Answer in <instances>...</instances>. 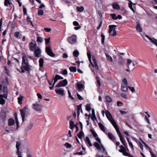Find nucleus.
I'll return each instance as SVG.
<instances>
[{
  "instance_id": "1",
  "label": "nucleus",
  "mask_w": 157,
  "mask_h": 157,
  "mask_svg": "<svg viewBox=\"0 0 157 157\" xmlns=\"http://www.w3.org/2000/svg\"><path fill=\"white\" fill-rule=\"evenodd\" d=\"M106 115H107V117L108 118V120L113 125V126L114 128L116 129L117 132L118 134V136L120 138L121 141H122L124 140V138L122 135L119 131V129L117 125V124L113 118V117H112V116H111V115L108 112H107V113L106 114Z\"/></svg>"
},
{
  "instance_id": "2",
  "label": "nucleus",
  "mask_w": 157,
  "mask_h": 157,
  "mask_svg": "<svg viewBox=\"0 0 157 157\" xmlns=\"http://www.w3.org/2000/svg\"><path fill=\"white\" fill-rule=\"evenodd\" d=\"M22 61L21 68V72L24 73V70L29 71L30 69V66L28 63L27 58L26 56H24L22 57Z\"/></svg>"
},
{
  "instance_id": "3",
  "label": "nucleus",
  "mask_w": 157,
  "mask_h": 157,
  "mask_svg": "<svg viewBox=\"0 0 157 157\" xmlns=\"http://www.w3.org/2000/svg\"><path fill=\"white\" fill-rule=\"evenodd\" d=\"M87 54L89 60V61L90 63L92 65V66L93 67H95L97 70H98L99 69V67L97 64V61L95 57L94 56H92V57L93 61L94 63V64H93L91 61V56L90 54V53L89 52H87Z\"/></svg>"
},
{
  "instance_id": "4",
  "label": "nucleus",
  "mask_w": 157,
  "mask_h": 157,
  "mask_svg": "<svg viewBox=\"0 0 157 157\" xmlns=\"http://www.w3.org/2000/svg\"><path fill=\"white\" fill-rule=\"evenodd\" d=\"M116 27V26L114 25H109V32L111 36H114L116 35L117 33L115 30Z\"/></svg>"
},
{
  "instance_id": "5",
  "label": "nucleus",
  "mask_w": 157,
  "mask_h": 157,
  "mask_svg": "<svg viewBox=\"0 0 157 157\" xmlns=\"http://www.w3.org/2000/svg\"><path fill=\"white\" fill-rule=\"evenodd\" d=\"M77 37L76 35H74L68 37L67 39V41L70 44H73L77 41Z\"/></svg>"
},
{
  "instance_id": "6",
  "label": "nucleus",
  "mask_w": 157,
  "mask_h": 157,
  "mask_svg": "<svg viewBox=\"0 0 157 157\" xmlns=\"http://www.w3.org/2000/svg\"><path fill=\"white\" fill-rule=\"evenodd\" d=\"M94 145L98 149L101 150V151L103 152L106 151L105 147L101 143V144L97 142H95L94 144Z\"/></svg>"
},
{
  "instance_id": "7",
  "label": "nucleus",
  "mask_w": 157,
  "mask_h": 157,
  "mask_svg": "<svg viewBox=\"0 0 157 157\" xmlns=\"http://www.w3.org/2000/svg\"><path fill=\"white\" fill-rule=\"evenodd\" d=\"M45 52L48 55L51 57H54L55 56L52 50L51 46L46 47Z\"/></svg>"
},
{
  "instance_id": "8",
  "label": "nucleus",
  "mask_w": 157,
  "mask_h": 157,
  "mask_svg": "<svg viewBox=\"0 0 157 157\" xmlns=\"http://www.w3.org/2000/svg\"><path fill=\"white\" fill-rule=\"evenodd\" d=\"M16 147L17 149V154L18 155L17 157H22L21 152L20 151V146L21 145V142L17 141L16 142Z\"/></svg>"
},
{
  "instance_id": "9",
  "label": "nucleus",
  "mask_w": 157,
  "mask_h": 157,
  "mask_svg": "<svg viewBox=\"0 0 157 157\" xmlns=\"http://www.w3.org/2000/svg\"><path fill=\"white\" fill-rule=\"evenodd\" d=\"M120 147L121 149L119 150V151L120 152L122 153L123 155L124 156H130V155L126 152V149L125 147L122 145H120Z\"/></svg>"
},
{
  "instance_id": "10",
  "label": "nucleus",
  "mask_w": 157,
  "mask_h": 157,
  "mask_svg": "<svg viewBox=\"0 0 157 157\" xmlns=\"http://www.w3.org/2000/svg\"><path fill=\"white\" fill-rule=\"evenodd\" d=\"M34 51V54L36 57H39L41 56V51L39 47H37Z\"/></svg>"
},
{
  "instance_id": "11",
  "label": "nucleus",
  "mask_w": 157,
  "mask_h": 157,
  "mask_svg": "<svg viewBox=\"0 0 157 157\" xmlns=\"http://www.w3.org/2000/svg\"><path fill=\"white\" fill-rule=\"evenodd\" d=\"M37 44L35 42H30L29 45V47L30 50L32 51H33L36 49Z\"/></svg>"
},
{
  "instance_id": "12",
  "label": "nucleus",
  "mask_w": 157,
  "mask_h": 157,
  "mask_svg": "<svg viewBox=\"0 0 157 157\" xmlns=\"http://www.w3.org/2000/svg\"><path fill=\"white\" fill-rule=\"evenodd\" d=\"M42 108V105L37 103H36L33 105V109L36 111H41Z\"/></svg>"
},
{
  "instance_id": "13",
  "label": "nucleus",
  "mask_w": 157,
  "mask_h": 157,
  "mask_svg": "<svg viewBox=\"0 0 157 157\" xmlns=\"http://www.w3.org/2000/svg\"><path fill=\"white\" fill-rule=\"evenodd\" d=\"M67 83L68 82L67 79H64L60 82L56 86V87H64L67 85Z\"/></svg>"
},
{
  "instance_id": "14",
  "label": "nucleus",
  "mask_w": 157,
  "mask_h": 157,
  "mask_svg": "<svg viewBox=\"0 0 157 157\" xmlns=\"http://www.w3.org/2000/svg\"><path fill=\"white\" fill-rule=\"evenodd\" d=\"M118 57L117 63L120 66H124L125 63L124 59L120 56H119Z\"/></svg>"
},
{
  "instance_id": "15",
  "label": "nucleus",
  "mask_w": 157,
  "mask_h": 157,
  "mask_svg": "<svg viewBox=\"0 0 157 157\" xmlns=\"http://www.w3.org/2000/svg\"><path fill=\"white\" fill-rule=\"evenodd\" d=\"M145 36L148 38L153 44H155L157 47V40L154 38H150L148 36L145 35Z\"/></svg>"
},
{
  "instance_id": "16",
  "label": "nucleus",
  "mask_w": 157,
  "mask_h": 157,
  "mask_svg": "<svg viewBox=\"0 0 157 157\" xmlns=\"http://www.w3.org/2000/svg\"><path fill=\"white\" fill-rule=\"evenodd\" d=\"M145 36L148 38L153 44H155L157 47V40L154 38H150L148 36L145 35Z\"/></svg>"
},
{
  "instance_id": "17",
  "label": "nucleus",
  "mask_w": 157,
  "mask_h": 157,
  "mask_svg": "<svg viewBox=\"0 0 157 157\" xmlns=\"http://www.w3.org/2000/svg\"><path fill=\"white\" fill-rule=\"evenodd\" d=\"M25 108H24L23 109H21L20 111L21 112V116L22 117V118L23 121H24L25 120Z\"/></svg>"
},
{
  "instance_id": "18",
  "label": "nucleus",
  "mask_w": 157,
  "mask_h": 157,
  "mask_svg": "<svg viewBox=\"0 0 157 157\" xmlns=\"http://www.w3.org/2000/svg\"><path fill=\"white\" fill-rule=\"evenodd\" d=\"M55 92L57 94L61 95H64V90L62 88H60L59 89H56Z\"/></svg>"
},
{
  "instance_id": "19",
  "label": "nucleus",
  "mask_w": 157,
  "mask_h": 157,
  "mask_svg": "<svg viewBox=\"0 0 157 157\" xmlns=\"http://www.w3.org/2000/svg\"><path fill=\"white\" fill-rule=\"evenodd\" d=\"M106 134L107 135L109 138L113 141L114 142L116 140V138L112 133L108 132Z\"/></svg>"
},
{
  "instance_id": "20",
  "label": "nucleus",
  "mask_w": 157,
  "mask_h": 157,
  "mask_svg": "<svg viewBox=\"0 0 157 157\" xmlns=\"http://www.w3.org/2000/svg\"><path fill=\"white\" fill-rule=\"evenodd\" d=\"M73 24L74 26H77L75 27L74 29L75 30H78L81 28V26L79 25V23L76 21H74L73 22Z\"/></svg>"
},
{
  "instance_id": "21",
  "label": "nucleus",
  "mask_w": 157,
  "mask_h": 157,
  "mask_svg": "<svg viewBox=\"0 0 157 157\" xmlns=\"http://www.w3.org/2000/svg\"><path fill=\"white\" fill-rule=\"evenodd\" d=\"M127 85H124L121 84V89L124 92H127L128 90V86H127Z\"/></svg>"
},
{
  "instance_id": "22",
  "label": "nucleus",
  "mask_w": 157,
  "mask_h": 157,
  "mask_svg": "<svg viewBox=\"0 0 157 157\" xmlns=\"http://www.w3.org/2000/svg\"><path fill=\"white\" fill-rule=\"evenodd\" d=\"M77 86L78 89L81 91H83L84 89V86L83 85L80 83H77Z\"/></svg>"
},
{
  "instance_id": "23",
  "label": "nucleus",
  "mask_w": 157,
  "mask_h": 157,
  "mask_svg": "<svg viewBox=\"0 0 157 157\" xmlns=\"http://www.w3.org/2000/svg\"><path fill=\"white\" fill-rule=\"evenodd\" d=\"M1 118L3 121H4L6 119V113L2 111L1 113Z\"/></svg>"
},
{
  "instance_id": "24",
  "label": "nucleus",
  "mask_w": 157,
  "mask_h": 157,
  "mask_svg": "<svg viewBox=\"0 0 157 157\" xmlns=\"http://www.w3.org/2000/svg\"><path fill=\"white\" fill-rule=\"evenodd\" d=\"M39 66L40 67H42L44 63V60L43 58H40L39 61Z\"/></svg>"
},
{
  "instance_id": "25",
  "label": "nucleus",
  "mask_w": 157,
  "mask_h": 157,
  "mask_svg": "<svg viewBox=\"0 0 157 157\" xmlns=\"http://www.w3.org/2000/svg\"><path fill=\"white\" fill-rule=\"evenodd\" d=\"M136 28L137 30L139 32H142V29L138 22L137 23V25L136 27Z\"/></svg>"
},
{
  "instance_id": "26",
  "label": "nucleus",
  "mask_w": 157,
  "mask_h": 157,
  "mask_svg": "<svg viewBox=\"0 0 157 157\" xmlns=\"http://www.w3.org/2000/svg\"><path fill=\"white\" fill-rule=\"evenodd\" d=\"M98 125L100 129L102 131L105 132V127L101 123H99L98 124Z\"/></svg>"
},
{
  "instance_id": "27",
  "label": "nucleus",
  "mask_w": 157,
  "mask_h": 157,
  "mask_svg": "<svg viewBox=\"0 0 157 157\" xmlns=\"http://www.w3.org/2000/svg\"><path fill=\"white\" fill-rule=\"evenodd\" d=\"M45 46L46 47L51 46V45L49 44L50 42V38H48L45 39Z\"/></svg>"
},
{
  "instance_id": "28",
  "label": "nucleus",
  "mask_w": 157,
  "mask_h": 157,
  "mask_svg": "<svg viewBox=\"0 0 157 157\" xmlns=\"http://www.w3.org/2000/svg\"><path fill=\"white\" fill-rule=\"evenodd\" d=\"M113 8L115 9L119 10L120 9V7L119 5L116 3H114L113 4Z\"/></svg>"
},
{
  "instance_id": "29",
  "label": "nucleus",
  "mask_w": 157,
  "mask_h": 157,
  "mask_svg": "<svg viewBox=\"0 0 157 157\" xmlns=\"http://www.w3.org/2000/svg\"><path fill=\"white\" fill-rule=\"evenodd\" d=\"M105 54L107 60L111 62H112L113 59L112 57L107 53H105Z\"/></svg>"
},
{
  "instance_id": "30",
  "label": "nucleus",
  "mask_w": 157,
  "mask_h": 157,
  "mask_svg": "<svg viewBox=\"0 0 157 157\" xmlns=\"http://www.w3.org/2000/svg\"><path fill=\"white\" fill-rule=\"evenodd\" d=\"M14 121L12 119H9L8 120V124L9 125H12L14 124Z\"/></svg>"
},
{
  "instance_id": "31",
  "label": "nucleus",
  "mask_w": 157,
  "mask_h": 157,
  "mask_svg": "<svg viewBox=\"0 0 157 157\" xmlns=\"http://www.w3.org/2000/svg\"><path fill=\"white\" fill-rule=\"evenodd\" d=\"M70 128L72 130L74 128V127L75 126L74 124V122L73 121L71 120L70 121Z\"/></svg>"
},
{
  "instance_id": "32",
  "label": "nucleus",
  "mask_w": 157,
  "mask_h": 157,
  "mask_svg": "<svg viewBox=\"0 0 157 157\" xmlns=\"http://www.w3.org/2000/svg\"><path fill=\"white\" fill-rule=\"evenodd\" d=\"M23 98V96L21 95H20L19 97L18 98V102L19 104L21 105L22 103V100Z\"/></svg>"
},
{
  "instance_id": "33",
  "label": "nucleus",
  "mask_w": 157,
  "mask_h": 157,
  "mask_svg": "<svg viewBox=\"0 0 157 157\" xmlns=\"http://www.w3.org/2000/svg\"><path fill=\"white\" fill-rule=\"evenodd\" d=\"M76 10L78 12H81L83 11L84 10V8L82 6H81L80 7L77 6Z\"/></svg>"
},
{
  "instance_id": "34",
  "label": "nucleus",
  "mask_w": 157,
  "mask_h": 157,
  "mask_svg": "<svg viewBox=\"0 0 157 157\" xmlns=\"http://www.w3.org/2000/svg\"><path fill=\"white\" fill-rule=\"evenodd\" d=\"M36 40L37 42L42 43L43 41V38L41 37L37 36Z\"/></svg>"
},
{
  "instance_id": "35",
  "label": "nucleus",
  "mask_w": 157,
  "mask_h": 157,
  "mask_svg": "<svg viewBox=\"0 0 157 157\" xmlns=\"http://www.w3.org/2000/svg\"><path fill=\"white\" fill-rule=\"evenodd\" d=\"M70 71L72 72H75L76 71V67H70L69 68Z\"/></svg>"
},
{
  "instance_id": "36",
  "label": "nucleus",
  "mask_w": 157,
  "mask_h": 157,
  "mask_svg": "<svg viewBox=\"0 0 157 157\" xmlns=\"http://www.w3.org/2000/svg\"><path fill=\"white\" fill-rule=\"evenodd\" d=\"M86 143L88 144L90 146H92V144H91L89 138L88 137H86Z\"/></svg>"
},
{
  "instance_id": "37",
  "label": "nucleus",
  "mask_w": 157,
  "mask_h": 157,
  "mask_svg": "<svg viewBox=\"0 0 157 157\" xmlns=\"http://www.w3.org/2000/svg\"><path fill=\"white\" fill-rule=\"evenodd\" d=\"M33 123H30L29 125L26 127V130L27 131H29L31 129L33 126Z\"/></svg>"
},
{
  "instance_id": "38",
  "label": "nucleus",
  "mask_w": 157,
  "mask_h": 157,
  "mask_svg": "<svg viewBox=\"0 0 157 157\" xmlns=\"http://www.w3.org/2000/svg\"><path fill=\"white\" fill-rule=\"evenodd\" d=\"M105 99L107 102L108 103L111 102L112 101L111 98L109 96H106L105 97Z\"/></svg>"
},
{
  "instance_id": "39",
  "label": "nucleus",
  "mask_w": 157,
  "mask_h": 157,
  "mask_svg": "<svg viewBox=\"0 0 157 157\" xmlns=\"http://www.w3.org/2000/svg\"><path fill=\"white\" fill-rule=\"evenodd\" d=\"M11 5L12 4V3L10 2L9 0H5L4 5L5 6H8V5Z\"/></svg>"
},
{
  "instance_id": "40",
  "label": "nucleus",
  "mask_w": 157,
  "mask_h": 157,
  "mask_svg": "<svg viewBox=\"0 0 157 157\" xmlns=\"http://www.w3.org/2000/svg\"><path fill=\"white\" fill-rule=\"evenodd\" d=\"M79 55V52L77 50L74 51L73 52V55L75 57H77Z\"/></svg>"
},
{
  "instance_id": "41",
  "label": "nucleus",
  "mask_w": 157,
  "mask_h": 157,
  "mask_svg": "<svg viewBox=\"0 0 157 157\" xmlns=\"http://www.w3.org/2000/svg\"><path fill=\"white\" fill-rule=\"evenodd\" d=\"M90 131L92 133L93 135L95 138L96 137H97L98 136V135H97V133L95 132L93 130L91 129L90 130Z\"/></svg>"
},
{
  "instance_id": "42",
  "label": "nucleus",
  "mask_w": 157,
  "mask_h": 157,
  "mask_svg": "<svg viewBox=\"0 0 157 157\" xmlns=\"http://www.w3.org/2000/svg\"><path fill=\"white\" fill-rule=\"evenodd\" d=\"M44 13V12L42 10L39 9L38 12V14L39 16L43 15Z\"/></svg>"
},
{
  "instance_id": "43",
  "label": "nucleus",
  "mask_w": 157,
  "mask_h": 157,
  "mask_svg": "<svg viewBox=\"0 0 157 157\" xmlns=\"http://www.w3.org/2000/svg\"><path fill=\"white\" fill-rule=\"evenodd\" d=\"M84 136V133L83 132L81 131L79 133L78 135V137L80 139H81L82 138V137L83 136Z\"/></svg>"
},
{
  "instance_id": "44",
  "label": "nucleus",
  "mask_w": 157,
  "mask_h": 157,
  "mask_svg": "<svg viewBox=\"0 0 157 157\" xmlns=\"http://www.w3.org/2000/svg\"><path fill=\"white\" fill-rule=\"evenodd\" d=\"M132 60L129 59H127V66L128 68H129V65L130 64H131L132 63Z\"/></svg>"
},
{
  "instance_id": "45",
  "label": "nucleus",
  "mask_w": 157,
  "mask_h": 157,
  "mask_svg": "<svg viewBox=\"0 0 157 157\" xmlns=\"http://www.w3.org/2000/svg\"><path fill=\"white\" fill-rule=\"evenodd\" d=\"M129 1L130 2V3L128 4V7L133 12H134V10L132 7V2L131 1L129 0Z\"/></svg>"
},
{
  "instance_id": "46",
  "label": "nucleus",
  "mask_w": 157,
  "mask_h": 157,
  "mask_svg": "<svg viewBox=\"0 0 157 157\" xmlns=\"http://www.w3.org/2000/svg\"><path fill=\"white\" fill-rule=\"evenodd\" d=\"M82 105V104H80V105L77 106V109L78 110V115L79 114V111L80 109L81 110V111L82 112V110L81 109Z\"/></svg>"
},
{
  "instance_id": "47",
  "label": "nucleus",
  "mask_w": 157,
  "mask_h": 157,
  "mask_svg": "<svg viewBox=\"0 0 157 157\" xmlns=\"http://www.w3.org/2000/svg\"><path fill=\"white\" fill-rule=\"evenodd\" d=\"M120 95H121V96L122 97H123V98H124L125 99H128V97L127 95L126 94H123V93H121Z\"/></svg>"
},
{
  "instance_id": "48",
  "label": "nucleus",
  "mask_w": 157,
  "mask_h": 157,
  "mask_svg": "<svg viewBox=\"0 0 157 157\" xmlns=\"http://www.w3.org/2000/svg\"><path fill=\"white\" fill-rule=\"evenodd\" d=\"M86 109L87 111H90L91 109V107L90 105L87 104L86 106Z\"/></svg>"
},
{
  "instance_id": "49",
  "label": "nucleus",
  "mask_w": 157,
  "mask_h": 157,
  "mask_svg": "<svg viewBox=\"0 0 157 157\" xmlns=\"http://www.w3.org/2000/svg\"><path fill=\"white\" fill-rule=\"evenodd\" d=\"M7 94L4 93V94H0V98H3L6 99L7 97Z\"/></svg>"
},
{
  "instance_id": "50",
  "label": "nucleus",
  "mask_w": 157,
  "mask_h": 157,
  "mask_svg": "<svg viewBox=\"0 0 157 157\" xmlns=\"http://www.w3.org/2000/svg\"><path fill=\"white\" fill-rule=\"evenodd\" d=\"M5 103V100L3 98H0V104L2 105H3Z\"/></svg>"
},
{
  "instance_id": "51",
  "label": "nucleus",
  "mask_w": 157,
  "mask_h": 157,
  "mask_svg": "<svg viewBox=\"0 0 157 157\" xmlns=\"http://www.w3.org/2000/svg\"><path fill=\"white\" fill-rule=\"evenodd\" d=\"M122 82V84L124 85H128V82L127 81V80L126 78H124V79H123Z\"/></svg>"
},
{
  "instance_id": "52",
  "label": "nucleus",
  "mask_w": 157,
  "mask_h": 157,
  "mask_svg": "<svg viewBox=\"0 0 157 157\" xmlns=\"http://www.w3.org/2000/svg\"><path fill=\"white\" fill-rule=\"evenodd\" d=\"M108 112H109V113H110V114L111 115L110 113V112L108 110H107L106 111V112H105L104 110H102L101 111V113H102V115L103 117H104V116H105L104 113H105L106 116V117H107V118L108 119L107 117V115H106V114Z\"/></svg>"
},
{
  "instance_id": "53",
  "label": "nucleus",
  "mask_w": 157,
  "mask_h": 157,
  "mask_svg": "<svg viewBox=\"0 0 157 157\" xmlns=\"http://www.w3.org/2000/svg\"><path fill=\"white\" fill-rule=\"evenodd\" d=\"M140 140H141V142L143 143V144L145 146V147L149 150H151V148L147 145L146 143L144 142L143 140H142L141 139H140Z\"/></svg>"
},
{
  "instance_id": "54",
  "label": "nucleus",
  "mask_w": 157,
  "mask_h": 157,
  "mask_svg": "<svg viewBox=\"0 0 157 157\" xmlns=\"http://www.w3.org/2000/svg\"><path fill=\"white\" fill-rule=\"evenodd\" d=\"M64 146H65L67 148H70L71 147V145L68 143H66L64 144Z\"/></svg>"
},
{
  "instance_id": "55",
  "label": "nucleus",
  "mask_w": 157,
  "mask_h": 157,
  "mask_svg": "<svg viewBox=\"0 0 157 157\" xmlns=\"http://www.w3.org/2000/svg\"><path fill=\"white\" fill-rule=\"evenodd\" d=\"M111 16L113 20H117V17L116 16V14L114 13L111 14Z\"/></svg>"
},
{
  "instance_id": "56",
  "label": "nucleus",
  "mask_w": 157,
  "mask_h": 157,
  "mask_svg": "<svg viewBox=\"0 0 157 157\" xmlns=\"http://www.w3.org/2000/svg\"><path fill=\"white\" fill-rule=\"evenodd\" d=\"M30 19V18L29 17H27V21L28 23H29V22H30V23L32 25V26L33 27V22H32V21L30 20H29Z\"/></svg>"
},
{
  "instance_id": "57",
  "label": "nucleus",
  "mask_w": 157,
  "mask_h": 157,
  "mask_svg": "<svg viewBox=\"0 0 157 157\" xmlns=\"http://www.w3.org/2000/svg\"><path fill=\"white\" fill-rule=\"evenodd\" d=\"M3 91L4 93L8 94V90L6 87H4L3 88Z\"/></svg>"
},
{
  "instance_id": "58",
  "label": "nucleus",
  "mask_w": 157,
  "mask_h": 157,
  "mask_svg": "<svg viewBox=\"0 0 157 157\" xmlns=\"http://www.w3.org/2000/svg\"><path fill=\"white\" fill-rule=\"evenodd\" d=\"M128 88L132 92H135V89L134 87L128 86Z\"/></svg>"
},
{
  "instance_id": "59",
  "label": "nucleus",
  "mask_w": 157,
  "mask_h": 157,
  "mask_svg": "<svg viewBox=\"0 0 157 157\" xmlns=\"http://www.w3.org/2000/svg\"><path fill=\"white\" fill-rule=\"evenodd\" d=\"M96 79L97 81L98 85L100 86H101V83L100 82V79L98 77H96Z\"/></svg>"
},
{
  "instance_id": "60",
  "label": "nucleus",
  "mask_w": 157,
  "mask_h": 157,
  "mask_svg": "<svg viewBox=\"0 0 157 157\" xmlns=\"http://www.w3.org/2000/svg\"><path fill=\"white\" fill-rule=\"evenodd\" d=\"M19 34H20V33L19 32H15L14 34V36L16 38H18Z\"/></svg>"
},
{
  "instance_id": "61",
  "label": "nucleus",
  "mask_w": 157,
  "mask_h": 157,
  "mask_svg": "<svg viewBox=\"0 0 157 157\" xmlns=\"http://www.w3.org/2000/svg\"><path fill=\"white\" fill-rule=\"evenodd\" d=\"M68 93L69 95V97L71 99H74V98L73 97H72L71 95V92L70 90H68Z\"/></svg>"
},
{
  "instance_id": "62",
  "label": "nucleus",
  "mask_w": 157,
  "mask_h": 157,
  "mask_svg": "<svg viewBox=\"0 0 157 157\" xmlns=\"http://www.w3.org/2000/svg\"><path fill=\"white\" fill-rule=\"evenodd\" d=\"M101 37L102 38H101V42L102 43H103L104 42L105 40V36L103 34H102L101 35Z\"/></svg>"
},
{
  "instance_id": "63",
  "label": "nucleus",
  "mask_w": 157,
  "mask_h": 157,
  "mask_svg": "<svg viewBox=\"0 0 157 157\" xmlns=\"http://www.w3.org/2000/svg\"><path fill=\"white\" fill-rule=\"evenodd\" d=\"M62 73L64 75H66L67 74V71L66 69H64L62 72Z\"/></svg>"
},
{
  "instance_id": "64",
  "label": "nucleus",
  "mask_w": 157,
  "mask_h": 157,
  "mask_svg": "<svg viewBox=\"0 0 157 157\" xmlns=\"http://www.w3.org/2000/svg\"><path fill=\"white\" fill-rule=\"evenodd\" d=\"M26 157H32V155L29 151L28 152L26 155Z\"/></svg>"
}]
</instances>
